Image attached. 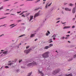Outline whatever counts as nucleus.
<instances>
[{
	"label": "nucleus",
	"mask_w": 76,
	"mask_h": 76,
	"mask_svg": "<svg viewBox=\"0 0 76 76\" xmlns=\"http://www.w3.org/2000/svg\"><path fill=\"white\" fill-rule=\"evenodd\" d=\"M13 9H12V10H10V12H11L12 11V10H13Z\"/></svg>",
	"instance_id": "nucleus-61"
},
{
	"label": "nucleus",
	"mask_w": 76,
	"mask_h": 76,
	"mask_svg": "<svg viewBox=\"0 0 76 76\" xmlns=\"http://www.w3.org/2000/svg\"><path fill=\"white\" fill-rule=\"evenodd\" d=\"M70 31H69L68 32V34H70Z\"/></svg>",
	"instance_id": "nucleus-54"
},
{
	"label": "nucleus",
	"mask_w": 76,
	"mask_h": 76,
	"mask_svg": "<svg viewBox=\"0 0 76 76\" xmlns=\"http://www.w3.org/2000/svg\"><path fill=\"white\" fill-rule=\"evenodd\" d=\"M52 39H51L48 41V42L49 43H51V42H53V41H52Z\"/></svg>",
	"instance_id": "nucleus-17"
},
{
	"label": "nucleus",
	"mask_w": 76,
	"mask_h": 76,
	"mask_svg": "<svg viewBox=\"0 0 76 76\" xmlns=\"http://www.w3.org/2000/svg\"><path fill=\"white\" fill-rule=\"evenodd\" d=\"M22 61V59H20L19 60V63H20V62H21V61Z\"/></svg>",
	"instance_id": "nucleus-32"
},
{
	"label": "nucleus",
	"mask_w": 76,
	"mask_h": 76,
	"mask_svg": "<svg viewBox=\"0 0 76 76\" xmlns=\"http://www.w3.org/2000/svg\"><path fill=\"white\" fill-rule=\"evenodd\" d=\"M39 9V8H37V9H36L35 10H34L35 11H36V10H38Z\"/></svg>",
	"instance_id": "nucleus-34"
},
{
	"label": "nucleus",
	"mask_w": 76,
	"mask_h": 76,
	"mask_svg": "<svg viewBox=\"0 0 76 76\" xmlns=\"http://www.w3.org/2000/svg\"><path fill=\"white\" fill-rule=\"evenodd\" d=\"M59 19H60V18H58L56 19V20H59Z\"/></svg>",
	"instance_id": "nucleus-41"
},
{
	"label": "nucleus",
	"mask_w": 76,
	"mask_h": 76,
	"mask_svg": "<svg viewBox=\"0 0 76 76\" xmlns=\"http://www.w3.org/2000/svg\"><path fill=\"white\" fill-rule=\"evenodd\" d=\"M49 52H47L42 54V56L43 58H47V57H48V54H49Z\"/></svg>",
	"instance_id": "nucleus-2"
},
{
	"label": "nucleus",
	"mask_w": 76,
	"mask_h": 76,
	"mask_svg": "<svg viewBox=\"0 0 76 76\" xmlns=\"http://www.w3.org/2000/svg\"><path fill=\"white\" fill-rule=\"evenodd\" d=\"M15 24H11L10 26H13V25H14Z\"/></svg>",
	"instance_id": "nucleus-38"
},
{
	"label": "nucleus",
	"mask_w": 76,
	"mask_h": 76,
	"mask_svg": "<svg viewBox=\"0 0 76 76\" xmlns=\"http://www.w3.org/2000/svg\"><path fill=\"white\" fill-rule=\"evenodd\" d=\"M66 22H64V23H63V22H61V23H62V24H65V23H66Z\"/></svg>",
	"instance_id": "nucleus-39"
},
{
	"label": "nucleus",
	"mask_w": 76,
	"mask_h": 76,
	"mask_svg": "<svg viewBox=\"0 0 76 76\" xmlns=\"http://www.w3.org/2000/svg\"><path fill=\"white\" fill-rule=\"evenodd\" d=\"M3 9V7H1L0 8V10H1V9Z\"/></svg>",
	"instance_id": "nucleus-37"
},
{
	"label": "nucleus",
	"mask_w": 76,
	"mask_h": 76,
	"mask_svg": "<svg viewBox=\"0 0 76 76\" xmlns=\"http://www.w3.org/2000/svg\"><path fill=\"white\" fill-rule=\"evenodd\" d=\"M53 45L52 44H50L48 46L49 48H50V47H52Z\"/></svg>",
	"instance_id": "nucleus-20"
},
{
	"label": "nucleus",
	"mask_w": 76,
	"mask_h": 76,
	"mask_svg": "<svg viewBox=\"0 0 76 76\" xmlns=\"http://www.w3.org/2000/svg\"><path fill=\"white\" fill-rule=\"evenodd\" d=\"M75 20V18H73V20Z\"/></svg>",
	"instance_id": "nucleus-55"
},
{
	"label": "nucleus",
	"mask_w": 76,
	"mask_h": 76,
	"mask_svg": "<svg viewBox=\"0 0 76 76\" xmlns=\"http://www.w3.org/2000/svg\"><path fill=\"white\" fill-rule=\"evenodd\" d=\"M65 76H73V75L72 74H70L68 75H65Z\"/></svg>",
	"instance_id": "nucleus-13"
},
{
	"label": "nucleus",
	"mask_w": 76,
	"mask_h": 76,
	"mask_svg": "<svg viewBox=\"0 0 76 76\" xmlns=\"http://www.w3.org/2000/svg\"><path fill=\"white\" fill-rule=\"evenodd\" d=\"M31 64H32V66H35V65H37V63L35 62L31 63Z\"/></svg>",
	"instance_id": "nucleus-7"
},
{
	"label": "nucleus",
	"mask_w": 76,
	"mask_h": 76,
	"mask_svg": "<svg viewBox=\"0 0 76 76\" xmlns=\"http://www.w3.org/2000/svg\"><path fill=\"white\" fill-rule=\"evenodd\" d=\"M39 16V13H37L35 14L34 16V18H36L37 16Z\"/></svg>",
	"instance_id": "nucleus-9"
},
{
	"label": "nucleus",
	"mask_w": 76,
	"mask_h": 76,
	"mask_svg": "<svg viewBox=\"0 0 76 76\" xmlns=\"http://www.w3.org/2000/svg\"><path fill=\"white\" fill-rule=\"evenodd\" d=\"M65 10L66 11H71V9H70L68 8H65Z\"/></svg>",
	"instance_id": "nucleus-6"
},
{
	"label": "nucleus",
	"mask_w": 76,
	"mask_h": 76,
	"mask_svg": "<svg viewBox=\"0 0 76 76\" xmlns=\"http://www.w3.org/2000/svg\"><path fill=\"white\" fill-rule=\"evenodd\" d=\"M38 73H40L41 76L44 75V74L42 72V71H40L39 70H38Z\"/></svg>",
	"instance_id": "nucleus-4"
},
{
	"label": "nucleus",
	"mask_w": 76,
	"mask_h": 76,
	"mask_svg": "<svg viewBox=\"0 0 76 76\" xmlns=\"http://www.w3.org/2000/svg\"><path fill=\"white\" fill-rule=\"evenodd\" d=\"M64 5H66V4H67V3H64Z\"/></svg>",
	"instance_id": "nucleus-31"
},
{
	"label": "nucleus",
	"mask_w": 76,
	"mask_h": 76,
	"mask_svg": "<svg viewBox=\"0 0 76 76\" xmlns=\"http://www.w3.org/2000/svg\"><path fill=\"white\" fill-rule=\"evenodd\" d=\"M75 57H76V55H75L74 56V58H75Z\"/></svg>",
	"instance_id": "nucleus-45"
},
{
	"label": "nucleus",
	"mask_w": 76,
	"mask_h": 76,
	"mask_svg": "<svg viewBox=\"0 0 76 76\" xmlns=\"http://www.w3.org/2000/svg\"><path fill=\"white\" fill-rule=\"evenodd\" d=\"M13 63H10L8 64V66H11V65H13Z\"/></svg>",
	"instance_id": "nucleus-19"
},
{
	"label": "nucleus",
	"mask_w": 76,
	"mask_h": 76,
	"mask_svg": "<svg viewBox=\"0 0 76 76\" xmlns=\"http://www.w3.org/2000/svg\"><path fill=\"white\" fill-rule=\"evenodd\" d=\"M31 66H32V63H29L27 65V66L28 67H29Z\"/></svg>",
	"instance_id": "nucleus-11"
},
{
	"label": "nucleus",
	"mask_w": 76,
	"mask_h": 76,
	"mask_svg": "<svg viewBox=\"0 0 76 76\" xmlns=\"http://www.w3.org/2000/svg\"><path fill=\"white\" fill-rule=\"evenodd\" d=\"M37 40H38V39H35L34 40V41H37Z\"/></svg>",
	"instance_id": "nucleus-49"
},
{
	"label": "nucleus",
	"mask_w": 76,
	"mask_h": 76,
	"mask_svg": "<svg viewBox=\"0 0 76 76\" xmlns=\"http://www.w3.org/2000/svg\"><path fill=\"white\" fill-rule=\"evenodd\" d=\"M53 39H54V40L56 39V37H53Z\"/></svg>",
	"instance_id": "nucleus-53"
},
{
	"label": "nucleus",
	"mask_w": 76,
	"mask_h": 76,
	"mask_svg": "<svg viewBox=\"0 0 76 76\" xmlns=\"http://www.w3.org/2000/svg\"><path fill=\"white\" fill-rule=\"evenodd\" d=\"M66 37H70V35H66Z\"/></svg>",
	"instance_id": "nucleus-43"
},
{
	"label": "nucleus",
	"mask_w": 76,
	"mask_h": 76,
	"mask_svg": "<svg viewBox=\"0 0 76 76\" xmlns=\"http://www.w3.org/2000/svg\"><path fill=\"white\" fill-rule=\"evenodd\" d=\"M17 13L18 14L20 13V12H17Z\"/></svg>",
	"instance_id": "nucleus-59"
},
{
	"label": "nucleus",
	"mask_w": 76,
	"mask_h": 76,
	"mask_svg": "<svg viewBox=\"0 0 76 76\" xmlns=\"http://www.w3.org/2000/svg\"><path fill=\"white\" fill-rule=\"evenodd\" d=\"M67 38H68V37H66L65 38V39H67Z\"/></svg>",
	"instance_id": "nucleus-60"
},
{
	"label": "nucleus",
	"mask_w": 76,
	"mask_h": 76,
	"mask_svg": "<svg viewBox=\"0 0 76 76\" xmlns=\"http://www.w3.org/2000/svg\"><path fill=\"white\" fill-rule=\"evenodd\" d=\"M49 47L48 46H46V47H45V48H44L45 49H48V48H49Z\"/></svg>",
	"instance_id": "nucleus-15"
},
{
	"label": "nucleus",
	"mask_w": 76,
	"mask_h": 76,
	"mask_svg": "<svg viewBox=\"0 0 76 76\" xmlns=\"http://www.w3.org/2000/svg\"><path fill=\"white\" fill-rule=\"evenodd\" d=\"M5 25H6V24H4V25H3V26H5Z\"/></svg>",
	"instance_id": "nucleus-58"
},
{
	"label": "nucleus",
	"mask_w": 76,
	"mask_h": 76,
	"mask_svg": "<svg viewBox=\"0 0 76 76\" xmlns=\"http://www.w3.org/2000/svg\"><path fill=\"white\" fill-rule=\"evenodd\" d=\"M8 14H9V13H7L5 14V15H8Z\"/></svg>",
	"instance_id": "nucleus-57"
},
{
	"label": "nucleus",
	"mask_w": 76,
	"mask_h": 76,
	"mask_svg": "<svg viewBox=\"0 0 76 76\" xmlns=\"http://www.w3.org/2000/svg\"><path fill=\"white\" fill-rule=\"evenodd\" d=\"M64 38H65L64 37H63L62 38V39H64Z\"/></svg>",
	"instance_id": "nucleus-50"
},
{
	"label": "nucleus",
	"mask_w": 76,
	"mask_h": 76,
	"mask_svg": "<svg viewBox=\"0 0 76 76\" xmlns=\"http://www.w3.org/2000/svg\"><path fill=\"white\" fill-rule=\"evenodd\" d=\"M56 37V34H54L53 35V36H52V37L53 38V37Z\"/></svg>",
	"instance_id": "nucleus-25"
},
{
	"label": "nucleus",
	"mask_w": 76,
	"mask_h": 76,
	"mask_svg": "<svg viewBox=\"0 0 76 76\" xmlns=\"http://www.w3.org/2000/svg\"><path fill=\"white\" fill-rule=\"evenodd\" d=\"M3 54H6L7 53V51L6 50L4 52H3Z\"/></svg>",
	"instance_id": "nucleus-16"
},
{
	"label": "nucleus",
	"mask_w": 76,
	"mask_h": 76,
	"mask_svg": "<svg viewBox=\"0 0 76 76\" xmlns=\"http://www.w3.org/2000/svg\"><path fill=\"white\" fill-rule=\"evenodd\" d=\"M33 0H28L27 1H32Z\"/></svg>",
	"instance_id": "nucleus-44"
},
{
	"label": "nucleus",
	"mask_w": 76,
	"mask_h": 76,
	"mask_svg": "<svg viewBox=\"0 0 76 76\" xmlns=\"http://www.w3.org/2000/svg\"><path fill=\"white\" fill-rule=\"evenodd\" d=\"M5 68H9V66H6L5 67Z\"/></svg>",
	"instance_id": "nucleus-36"
},
{
	"label": "nucleus",
	"mask_w": 76,
	"mask_h": 76,
	"mask_svg": "<svg viewBox=\"0 0 76 76\" xmlns=\"http://www.w3.org/2000/svg\"><path fill=\"white\" fill-rule=\"evenodd\" d=\"M21 21H22V20H18V22H21Z\"/></svg>",
	"instance_id": "nucleus-48"
},
{
	"label": "nucleus",
	"mask_w": 76,
	"mask_h": 76,
	"mask_svg": "<svg viewBox=\"0 0 76 76\" xmlns=\"http://www.w3.org/2000/svg\"><path fill=\"white\" fill-rule=\"evenodd\" d=\"M21 68H22V69H25V67H23V66H21Z\"/></svg>",
	"instance_id": "nucleus-28"
},
{
	"label": "nucleus",
	"mask_w": 76,
	"mask_h": 76,
	"mask_svg": "<svg viewBox=\"0 0 76 76\" xmlns=\"http://www.w3.org/2000/svg\"><path fill=\"white\" fill-rule=\"evenodd\" d=\"M48 33L49 34H50V32L49 31H48Z\"/></svg>",
	"instance_id": "nucleus-42"
},
{
	"label": "nucleus",
	"mask_w": 76,
	"mask_h": 76,
	"mask_svg": "<svg viewBox=\"0 0 76 76\" xmlns=\"http://www.w3.org/2000/svg\"><path fill=\"white\" fill-rule=\"evenodd\" d=\"M30 13H26V16H28L29 15Z\"/></svg>",
	"instance_id": "nucleus-27"
},
{
	"label": "nucleus",
	"mask_w": 76,
	"mask_h": 76,
	"mask_svg": "<svg viewBox=\"0 0 76 76\" xmlns=\"http://www.w3.org/2000/svg\"><path fill=\"white\" fill-rule=\"evenodd\" d=\"M21 16L23 17H24L25 18V15H22Z\"/></svg>",
	"instance_id": "nucleus-40"
},
{
	"label": "nucleus",
	"mask_w": 76,
	"mask_h": 76,
	"mask_svg": "<svg viewBox=\"0 0 76 76\" xmlns=\"http://www.w3.org/2000/svg\"><path fill=\"white\" fill-rule=\"evenodd\" d=\"M69 6H71V7H72L73 6V4H72V3L70 4H69Z\"/></svg>",
	"instance_id": "nucleus-23"
},
{
	"label": "nucleus",
	"mask_w": 76,
	"mask_h": 76,
	"mask_svg": "<svg viewBox=\"0 0 76 76\" xmlns=\"http://www.w3.org/2000/svg\"><path fill=\"white\" fill-rule=\"evenodd\" d=\"M75 26H72V28H75Z\"/></svg>",
	"instance_id": "nucleus-46"
},
{
	"label": "nucleus",
	"mask_w": 76,
	"mask_h": 76,
	"mask_svg": "<svg viewBox=\"0 0 76 76\" xmlns=\"http://www.w3.org/2000/svg\"><path fill=\"white\" fill-rule=\"evenodd\" d=\"M71 27L70 26H65L64 27V29H68L69 28H70Z\"/></svg>",
	"instance_id": "nucleus-5"
},
{
	"label": "nucleus",
	"mask_w": 76,
	"mask_h": 76,
	"mask_svg": "<svg viewBox=\"0 0 76 76\" xmlns=\"http://www.w3.org/2000/svg\"><path fill=\"white\" fill-rule=\"evenodd\" d=\"M6 10V11H7V10H9V9H7V10Z\"/></svg>",
	"instance_id": "nucleus-62"
},
{
	"label": "nucleus",
	"mask_w": 76,
	"mask_h": 76,
	"mask_svg": "<svg viewBox=\"0 0 76 76\" xmlns=\"http://www.w3.org/2000/svg\"><path fill=\"white\" fill-rule=\"evenodd\" d=\"M31 50L32 49H29L28 50H25L24 51V52L25 53H26L27 54H28Z\"/></svg>",
	"instance_id": "nucleus-3"
},
{
	"label": "nucleus",
	"mask_w": 76,
	"mask_h": 76,
	"mask_svg": "<svg viewBox=\"0 0 76 76\" xmlns=\"http://www.w3.org/2000/svg\"><path fill=\"white\" fill-rule=\"evenodd\" d=\"M27 61H28L27 62H31L30 60H28Z\"/></svg>",
	"instance_id": "nucleus-52"
},
{
	"label": "nucleus",
	"mask_w": 76,
	"mask_h": 76,
	"mask_svg": "<svg viewBox=\"0 0 76 76\" xmlns=\"http://www.w3.org/2000/svg\"><path fill=\"white\" fill-rule=\"evenodd\" d=\"M52 4V2L51 3V4H50L48 5V7H49V6H50Z\"/></svg>",
	"instance_id": "nucleus-26"
},
{
	"label": "nucleus",
	"mask_w": 76,
	"mask_h": 76,
	"mask_svg": "<svg viewBox=\"0 0 76 76\" xmlns=\"http://www.w3.org/2000/svg\"><path fill=\"white\" fill-rule=\"evenodd\" d=\"M41 0H37L36 1V3H37V2H38L39 1Z\"/></svg>",
	"instance_id": "nucleus-35"
},
{
	"label": "nucleus",
	"mask_w": 76,
	"mask_h": 76,
	"mask_svg": "<svg viewBox=\"0 0 76 76\" xmlns=\"http://www.w3.org/2000/svg\"><path fill=\"white\" fill-rule=\"evenodd\" d=\"M16 25H14V26H13L12 27H11V28H13V27H15V26H16Z\"/></svg>",
	"instance_id": "nucleus-29"
},
{
	"label": "nucleus",
	"mask_w": 76,
	"mask_h": 76,
	"mask_svg": "<svg viewBox=\"0 0 76 76\" xmlns=\"http://www.w3.org/2000/svg\"><path fill=\"white\" fill-rule=\"evenodd\" d=\"M16 3H18V2L15 3H14V4H16Z\"/></svg>",
	"instance_id": "nucleus-64"
},
{
	"label": "nucleus",
	"mask_w": 76,
	"mask_h": 76,
	"mask_svg": "<svg viewBox=\"0 0 76 76\" xmlns=\"http://www.w3.org/2000/svg\"><path fill=\"white\" fill-rule=\"evenodd\" d=\"M23 36H25V34H22L19 37H18V38H20V37H23Z\"/></svg>",
	"instance_id": "nucleus-18"
},
{
	"label": "nucleus",
	"mask_w": 76,
	"mask_h": 76,
	"mask_svg": "<svg viewBox=\"0 0 76 76\" xmlns=\"http://www.w3.org/2000/svg\"><path fill=\"white\" fill-rule=\"evenodd\" d=\"M4 50H1V51H4Z\"/></svg>",
	"instance_id": "nucleus-63"
},
{
	"label": "nucleus",
	"mask_w": 76,
	"mask_h": 76,
	"mask_svg": "<svg viewBox=\"0 0 76 76\" xmlns=\"http://www.w3.org/2000/svg\"><path fill=\"white\" fill-rule=\"evenodd\" d=\"M49 4V3H48L46 4V5L45 6V9H47V6H48V4Z\"/></svg>",
	"instance_id": "nucleus-14"
},
{
	"label": "nucleus",
	"mask_w": 76,
	"mask_h": 76,
	"mask_svg": "<svg viewBox=\"0 0 76 76\" xmlns=\"http://www.w3.org/2000/svg\"><path fill=\"white\" fill-rule=\"evenodd\" d=\"M60 22V20L58 21H57V22H56V23H58V22Z\"/></svg>",
	"instance_id": "nucleus-51"
},
{
	"label": "nucleus",
	"mask_w": 76,
	"mask_h": 76,
	"mask_svg": "<svg viewBox=\"0 0 76 76\" xmlns=\"http://www.w3.org/2000/svg\"><path fill=\"white\" fill-rule=\"evenodd\" d=\"M76 10V7H74L72 10V12L73 13H75V10Z\"/></svg>",
	"instance_id": "nucleus-10"
},
{
	"label": "nucleus",
	"mask_w": 76,
	"mask_h": 76,
	"mask_svg": "<svg viewBox=\"0 0 76 76\" xmlns=\"http://www.w3.org/2000/svg\"><path fill=\"white\" fill-rule=\"evenodd\" d=\"M48 33H46V36H48Z\"/></svg>",
	"instance_id": "nucleus-47"
},
{
	"label": "nucleus",
	"mask_w": 76,
	"mask_h": 76,
	"mask_svg": "<svg viewBox=\"0 0 76 76\" xmlns=\"http://www.w3.org/2000/svg\"><path fill=\"white\" fill-rule=\"evenodd\" d=\"M7 18V17H4V18H0V19H4V18Z\"/></svg>",
	"instance_id": "nucleus-30"
},
{
	"label": "nucleus",
	"mask_w": 76,
	"mask_h": 76,
	"mask_svg": "<svg viewBox=\"0 0 76 76\" xmlns=\"http://www.w3.org/2000/svg\"><path fill=\"white\" fill-rule=\"evenodd\" d=\"M35 34H31L30 37H31V38H33V37H35Z\"/></svg>",
	"instance_id": "nucleus-12"
},
{
	"label": "nucleus",
	"mask_w": 76,
	"mask_h": 76,
	"mask_svg": "<svg viewBox=\"0 0 76 76\" xmlns=\"http://www.w3.org/2000/svg\"><path fill=\"white\" fill-rule=\"evenodd\" d=\"M33 16L32 15H31L30 16V19L29 20V22H31V20H32V19H33Z\"/></svg>",
	"instance_id": "nucleus-8"
},
{
	"label": "nucleus",
	"mask_w": 76,
	"mask_h": 76,
	"mask_svg": "<svg viewBox=\"0 0 76 76\" xmlns=\"http://www.w3.org/2000/svg\"><path fill=\"white\" fill-rule=\"evenodd\" d=\"M29 46H27L26 47V48H29Z\"/></svg>",
	"instance_id": "nucleus-33"
},
{
	"label": "nucleus",
	"mask_w": 76,
	"mask_h": 76,
	"mask_svg": "<svg viewBox=\"0 0 76 76\" xmlns=\"http://www.w3.org/2000/svg\"><path fill=\"white\" fill-rule=\"evenodd\" d=\"M24 12H27V11H25V12H23L21 13L20 14V15H23V14Z\"/></svg>",
	"instance_id": "nucleus-21"
},
{
	"label": "nucleus",
	"mask_w": 76,
	"mask_h": 76,
	"mask_svg": "<svg viewBox=\"0 0 76 76\" xmlns=\"http://www.w3.org/2000/svg\"><path fill=\"white\" fill-rule=\"evenodd\" d=\"M61 71V69H56L54 71H53L52 72V74L53 75H55L56 74H57V73H58L60 72Z\"/></svg>",
	"instance_id": "nucleus-1"
},
{
	"label": "nucleus",
	"mask_w": 76,
	"mask_h": 76,
	"mask_svg": "<svg viewBox=\"0 0 76 76\" xmlns=\"http://www.w3.org/2000/svg\"><path fill=\"white\" fill-rule=\"evenodd\" d=\"M32 72L28 74V76H31V74H32Z\"/></svg>",
	"instance_id": "nucleus-22"
},
{
	"label": "nucleus",
	"mask_w": 76,
	"mask_h": 76,
	"mask_svg": "<svg viewBox=\"0 0 76 76\" xmlns=\"http://www.w3.org/2000/svg\"><path fill=\"white\" fill-rule=\"evenodd\" d=\"M23 6V4L20 5V6Z\"/></svg>",
	"instance_id": "nucleus-56"
},
{
	"label": "nucleus",
	"mask_w": 76,
	"mask_h": 76,
	"mask_svg": "<svg viewBox=\"0 0 76 76\" xmlns=\"http://www.w3.org/2000/svg\"><path fill=\"white\" fill-rule=\"evenodd\" d=\"M16 71L17 72H20V70L18 69L16 70Z\"/></svg>",
	"instance_id": "nucleus-24"
}]
</instances>
